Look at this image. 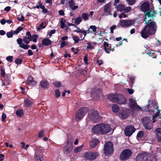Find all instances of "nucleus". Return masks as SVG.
Returning a JSON list of instances; mask_svg holds the SVG:
<instances>
[{"instance_id":"f257e3e1","label":"nucleus","mask_w":161,"mask_h":161,"mask_svg":"<svg viewBox=\"0 0 161 161\" xmlns=\"http://www.w3.org/2000/svg\"><path fill=\"white\" fill-rule=\"evenodd\" d=\"M157 29V26L155 22L148 23L141 31L140 34L143 38L147 39L150 36L155 34Z\"/></svg>"},{"instance_id":"f03ea898","label":"nucleus","mask_w":161,"mask_h":161,"mask_svg":"<svg viewBox=\"0 0 161 161\" xmlns=\"http://www.w3.org/2000/svg\"><path fill=\"white\" fill-rule=\"evenodd\" d=\"M111 128L109 124H99L94 126L92 131L93 133L104 134L109 133Z\"/></svg>"},{"instance_id":"7ed1b4c3","label":"nucleus","mask_w":161,"mask_h":161,"mask_svg":"<svg viewBox=\"0 0 161 161\" xmlns=\"http://www.w3.org/2000/svg\"><path fill=\"white\" fill-rule=\"evenodd\" d=\"M31 41V38L26 36L23 37V39L19 38L17 39V42L20 47L25 50H27L30 47V46L28 44Z\"/></svg>"},{"instance_id":"20e7f679","label":"nucleus","mask_w":161,"mask_h":161,"mask_svg":"<svg viewBox=\"0 0 161 161\" xmlns=\"http://www.w3.org/2000/svg\"><path fill=\"white\" fill-rule=\"evenodd\" d=\"M108 98L110 101L120 104H124L125 102V97L121 95L111 94L109 96Z\"/></svg>"},{"instance_id":"39448f33","label":"nucleus","mask_w":161,"mask_h":161,"mask_svg":"<svg viewBox=\"0 0 161 161\" xmlns=\"http://www.w3.org/2000/svg\"><path fill=\"white\" fill-rule=\"evenodd\" d=\"M114 151L113 144L111 142H106L104 146V153L106 155L112 154Z\"/></svg>"},{"instance_id":"423d86ee","label":"nucleus","mask_w":161,"mask_h":161,"mask_svg":"<svg viewBox=\"0 0 161 161\" xmlns=\"http://www.w3.org/2000/svg\"><path fill=\"white\" fill-rule=\"evenodd\" d=\"M87 112V108L86 107L80 108L76 113L75 116V119L79 121L83 119Z\"/></svg>"},{"instance_id":"0eeeda50","label":"nucleus","mask_w":161,"mask_h":161,"mask_svg":"<svg viewBox=\"0 0 161 161\" xmlns=\"http://www.w3.org/2000/svg\"><path fill=\"white\" fill-rule=\"evenodd\" d=\"M88 118L93 121H98L101 119L98 112L96 110L91 111L88 114Z\"/></svg>"},{"instance_id":"6e6552de","label":"nucleus","mask_w":161,"mask_h":161,"mask_svg":"<svg viewBox=\"0 0 161 161\" xmlns=\"http://www.w3.org/2000/svg\"><path fill=\"white\" fill-rule=\"evenodd\" d=\"M132 154L131 150L126 149L123 150L120 156V158L121 160H126L130 158Z\"/></svg>"},{"instance_id":"1a4fd4ad","label":"nucleus","mask_w":161,"mask_h":161,"mask_svg":"<svg viewBox=\"0 0 161 161\" xmlns=\"http://www.w3.org/2000/svg\"><path fill=\"white\" fill-rule=\"evenodd\" d=\"M98 156V153L89 152L85 154L84 157L86 160L92 161L95 159Z\"/></svg>"},{"instance_id":"9d476101","label":"nucleus","mask_w":161,"mask_h":161,"mask_svg":"<svg viewBox=\"0 0 161 161\" xmlns=\"http://www.w3.org/2000/svg\"><path fill=\"white\" fill-rule=\"evenodd\" d=\"M142 123L144 127L148 130H150L152 128L153 125L151 120L149 117H144L142 119Z\"/></svg>"},{"instance_id":"9b49d317","label":"nucleus","mask_w":161,"mask_h":161,"mask_svg":"<svg viewBox=\"0 0 161 161\" xmlns=\"http://www.w3.org/2000/svg\"><path fill=\"white\" fill-rule=\"evenodd\" d=\"M73 140L72 138H69L67 140V146L64 147V153L68 154L73 149Z\"/></svg>"},{"instance_id":"f8f14e48","label":"nucleus","mask_w":161,"mask_h":161,"mask_svg":"<svg viewBox=\"0 0 161 161\" xmlns=\"http://www.w3.org/2000/svg\"><path fill=\"white\" fill-rule=\"evenodd\" d=\"M134 23L132 20H120L119 24L123 28H126L132 25Z\"/></svg>"},{"instance_id":"ddd939ff","label":"nucleus","mask_w":161,"mask_h":161,"mask_svg":"<svg viewBox=\"0 0 161 161\" xmlns=\"http://www.w3.org/2000/svg\"><path fill=\"white\" fill-rule=\"evenodd\" d=\"M145 17L144 19V21L145 22V24L149 23L152 21V19H153L154 16V14L152 11H150L147 12L145 13Z\"/></svg>"},{"instance_id":"4468645a","label":"nucleus","mask_w":161,"mask_h":161,"mask_svg":"<svg viewBox=\"0 0 161 161\" xmlns=\"http://www.w3.org/2000/svg\"><path fill=\"white\" fill-rule=\"evenodd\" d=\"M129 114V110L124 108L120 111L119 114V116L121 119H126L128 116Z\"/></svg>"},{"instance_id":"2eb2a0df","label":"nucleus","mask_w":161,"mask_h":161,"mask_svg":"<svg viewBox=\"0 0 161 161\" xmlns=\"http://www.w3.org/2000/svg\"><path fill=\"white\" fill-rule=\"evenodd\" d=\"M129 105L131 108L142 111V108L137 104L136 101L132 98L130 99Z\"/></svg>"},{"instance_id":"dca6fc26","label":"nucleus","mask_w":161,"mask_h":161,"mask_svg":"<svg viewBox=\"0 0 161 161\" xmlns=\"http://www.w3.org/2000/svg\"><path fill=\"white\" fill-rule=\"evenodd\" d=\"M135 128L133 126L130 125L125 128V133L126 136H129L135 132Z\"/></svg>"},{"instance_id":"f3484780","label":"nucleus","mask_w":161,"mask_h":161,"mask_svg":"<svg viewBox=\"0 0 161 161\" xmlns=\"http://www.w3.org/2000/svg\"><path fill=\"white\" fill-rule=\"evenodd\" d=\"M23 28L22 27H18L15 31L12 30L10 32H7L6 35L8 38H11L13 37V34L17 35L23 30Z\"/></svg>"},{"instance_id":"a211bd4d","label":"nucleus","mask_w":161,"mask_h":161,"mask_svg":"<svg viewBox=\"0 0 161 161\" xmlns=\"http://www.w3.org/2000/svg\"><path fill=\"white\" fill-rule=\"evenodd\" d=\"M104 14L106 15H111L112 14L111 3H108L104 6Z\"/></svg>"},{"instance_id":"6ab92c4d","label":"nucleus","mask_w":161,"mask_h":161,"mask_svg":"<svg viewBox=\"0 0 161 161\" xmlns=\"http://www.w3.org/2000/svg\"><path fill=\"white\" fill-rule=\"evenodd\" d=\"M149 154L146 153H143L137 155L136 158V161H144L145 159L148 158Z\"/></svg>"},{"instance_id":"aec40b11","label":"nucleus","mask_w":161,"mask_h":161,"mask_svg":"<svg viewBox=\"0 0 161 161\" xmlns=\"http://www.w3.org/2000/svg\"><path fill=\"white\" fill-rule=\"evenodd\" d=\"M36 161H42V152L41 151L37 149L35 154Z\"/></svg>"},{"instance_id":"412c9836","label":"nucleus","mask_w":161,"mask_h":161,"mask_svg":"<svg viewBox=\"0 0 161 161\" xmlns=\"http://www.w3.org/2000/svg\"><path fill=\"white\" fill-rule=\"evenodd\" d=\"M141 8L142 10L145 13L148 11H151V10H149V3L147 2H144L141 6Z\"/></svg>"},{"instance_id":"4be33fe9","label":"nucleus","mask_w":161,"mask_h":161,"mask_svg":"<svg viewBox=\"0 0 161 161\" xmlns=\"http://www.w3.org/2000/svg\"><path fill=\"white\" fill-rule=\"evenodd\" d=\"M103 46L104 50L108 53H110V51H114V48L111 49V47L109 46L108 44L106 42H104Z\"/></svg>"},{"instance_id":"5701e85b","label":"nucleus","mask_w":161,"mask_h":161,"mask_svg":"<svg viewBox=\"0 0 161 161\" xmlns=\"http://www.w3.org/2000/svg\"><path fill=\"white\" fill-rule=\"evenodd\" d=\"M26 83L29 85H34L36 84V82L33 80L32 76H29L27 80Z\"/></svg>"},{"instance_id":"b1692460","label":"nucleus","mask_w":161,"mask_h":161,"mask_svg":"<svg viewBox=\"0 0 161 161\" xmlns=\"http://www.w3.org/2000/svg\"><path fill=\"white\" fill-rule=\"evenodd\" d=\"M69 7L73 10H76L78 8V6L77 5H75V4L73 0L70 1L69 2Z\"/></svg>"},{"instance_id":"393cba45","label":"nucleus","mask_w":161,"mask_h":161,"mask_svg":"<svg viewBox=\"0 0 161 161\" xmlns=\"http://www.w3.org/2000/svg\"><path fill=\"white\" fill-rule=\"evenodd\" d=\"M97 43L95 42H88L87 43V46L86 47V50H87L89 49H92L94 48V45H96Z\"/></svg>"},{"instance_id":"a878e982","label":"nucleus","mask_w":161,"mask_h":161,"mask_svg":"<svg viewBox=\"0 0 161 161\" xmlns=\"http://www.w3.org/2000/svg\"><path fill=\"white\" fill-rule=\"evenodd\" d=\"M158 140L159 142L161 141V129L157 128L155 130Z\"/></svg>"},{"instance_id":"bb28decb","label":"nucleus","mask_w":161,"mask_h":161,"mask_svg":"<svg viewBox=\"0 0 161 161\" xmlns=\"http://www.w3.org/2000/svg\"><path fill=\"white\" fill-rule=\"evenodd\" d=\"M42 44L44 46H48L51 44V41L48 38H45L42 41Z\"/></svg>"},{"instance_id":"cd10ccee","label":"nucleus","mask_w":161,"mask_h":161,"mask_svg":"<svg viewBox=\"0 0 161 161\" xmlns=\"http://www.w3.org/2000/svg\"><path fill=\"white\" fill-rule=\"evenodd\" d=\"M75 27L76 28V30H74V31L77 33H81L83 34L84 35V37L83 38V39H84V38L85 37L87 33L86 31L82 30L79 28L77 27L76 26Z\"/></svg>"},{"instance_id":"c85d7f7f","label":"nucleus","mask_w":161,"mask_h":161,"mask_svg":"<svg viewBox=\"0 0 161 161\" xmlns=\"http://www.w3.org/2000/svg\"><path fill=\"white\" fill-rule=\"evenodd\" d=\"M125 5L122 4H119L116 7L118 11L120 12L124 11Z\"/></svg>"},{"instance_id":"c756f323","label":"nucleus","mask_w":161,"mask_h":161,"mask_svg":"<svg viewBox=\"0 0 161 161\" xmlns=\"http://www.w3.org/2000/svg\"><path fill=\"white\" fill-rule=\"evenodd\" d=\"M17 116L19 117H22L24 115V112L22 109H19L16 112Z\"/></svg>"},{"instance_id":"7c9ffc66","label":"nucleus","mask_w":161,"mask_h":161,"mask_svg":"<svg viewBox=\"0 0 161 161\" xmlns=\"http://www.w3.org/2000/svg\"><path fill=\"white\" fill-rule=\"evenodd\" d=\"M99 141L97 140H94L90 143V146L92 148H94L97 144Z\"/></svg>"},{"instance_id":"2f4dec72","label":"nucleus","mask_w":161,"mask_h":161,"mask_svg":"<svg viewBox=\"0 0 161 161\" xmlns=\"http://www.w3.org/2000/svg\"><path fill=\"white\" fill-rule=\"evenodd\" d=\"M113 111L114 113H117L119 110V108L116 104H114L112 106Z\"/></svg>"},{"instance_id":"473e14b6","label":"nucleus","mask_w":161,"mask_h":161,"mask_svg":"<svg viewBox=\"0 0 161 161\" xmlns=\"http://www.w3.org/2000/svg\"><path fill=\"white\" fill-rule=\"evenodd\" d=\"M25 106L29 107L33 104V102L29 99H26L24 101Z\"/></svg>"},{"instance_id":"72a5a7b5","label":"nucleus","mask_w":161,"mask_h":161,"mask_svg":"<svg viewBox=\"0 0 161 161\" xmlns=\"http://www.w3.org/2000/svg\"><path fill=\"white\" fill-rule=\"evenodd\" d=\"M41 86L44 88H47L48 86V83L46 81L42 80L40 82Z\"/></svg>"},{"instance_id":"f704fd0d","label":"nucleus","mask_w":161,"mask_h":161,"mask_svg":"<svg viewBox=\"0 0 161 161\" xmlns=\"http://www.w3.org/2000/svg\"><path fill=\"white\" fill-rule=\"evenodd\" d=\"M82 21V18L80 16H79L77 17L75 20V23L76 25H78Z\"/></svg>"},{"instance_id":"c9c22d12","label":"nucleus","mask_w":161,"mask_h":161,"mask_svg":"<svg viewBox=\"0 0 161 161\" xmlns=\"http://www.w3.org/2000/svg\"><path fill=\"white\" fill-rule=\"evenodd\" d=\"M72 38L74 41V43H77L80 40H82L83 39V38L81 40L78 37L75 35H73L72 37Z\"/></svg>"},{"instance_id":"e433bc0d","label":"nucleus","mask_w":161,"mask_h":161,"mask_svg":"<svg viewBox=\"0 0 161 161\" xmlns=\"http://www.w3.org/2000/svg\"><path fill=\"white\" fill-rule=\"evenodd\" d=\"M81 17L84 20H86L88 19L89 15L86 13H83L81 14Z\"/></svg>"},{"instance_id":"4c0bfd02","label":"nucleus","mask_w":161,"mask_h":161,"mask_svg":"<svg viewBox=\"0 0 161 161\" xmlns=\"http://www.w3.org/2000/svg\"><path fill=\"white\" fill-rule=\"evenodd\" d=\"M38 37V36L36 35H33L31 36V41H33L34 42H36L37 41V38Z\"/></svg>"},{"instance_id":"58836bf2","label":"nucleus","mask_w":161,"mask_h":161,"mask_svg":"<svg viewBox=\"0 0 161 161\" xmlns=\"http://www.w3.org/2000/svg\"><path fill=\"white\" fill-rule=\"evenodd\" d=\"M90 28L92 30L93 32L94 33V34L96 35L97 33V28L95 25H91L90 26Z\"/></svg>"},{"instance_id":"ea45409f","label":"nucleus","mask_w":161,"mask_h":161,"mask_svg":"<svg viewBox=\"0 0 161 161\" xmlns=\"http://www.w3.org/2000/svg\"><path fill=\"white\" fill-rule=\"evenodd\" d=\"M82 146H81L80 147L75 148L74 152L75 153H77L81 151L82 148Z\"/></svg>"},{"instance_id":"a19ab883","label":"nucleus","mask_w":161,"mask_h":161,"mask_svg":"<svg viewBox=\"0 0 161 161\" xmlns=\"http://www.w3.org/2000/svg\"><path fill=\"white\" fill-rule=\"evenodd\" d=\"M126 1L130 5H132L134 4L136 2V0H126Z\"/></svg>"},{"instance_id":"79ce46f5","label":"nucleus","mask_w":161,"mask_h":161,"mask_svg":"<svg viewBox=\"0 0 161 161\" xmlns=\"http://www.w3.org/2000/svg\"><path fill=\"white\" fill-rule=\"evenodd\" d=\"M131 9V8L130 6H128L126 7H125V9L124 10V11L126 13H128L130 11Z\"/></svg>"},{"instance_id":"37998d69","label":"nucleus","mask_w":161,"mask_h":161,"mask_svg":"<svg viewBox=\"0 0 161 161\" xmlns=\"http://www.w3.org/2000/svg\"><path fill=\"white\" fill-rule=\"evenodd\" d=\"M44 131L43 130L40 131L38 133V137H42L44 135Z\"/></svg>"},{"instance_id":"c03bdc74","label":"nucleus","mask_w":161,"mask_h":161,"mask_svg":"<svg viewBox=\"0 0 161 161\" xmlns=\"http://www.w3.org/2000/svg\"><path fill=\"white\" fill-rule=\"evenodd\" d=\"M41 9H42V12L43 14H46L48 13V11L47 9L45 8V6L42 7Z\"/></svg>"},{"instance_id":"a18cd8bd","label":"nucleus","mask_w":161,"mask_h":161,"mask_svg":"<svg viewBox=\"0 0 161 161\" xmlns=\"http://www.w3.org/2000/svg\"><path fill=\"white\" fill-rule=\"evenodd\" d=\"M55 97H58L60 96V92L59 90H57L55 91Z\"/></svg>"},{"instance_id":"49530a36","label":"nucleus","mask_w":161,"mask_h":161,"mask_svg":"<svg viewBox=\"0 0 161 161\" xmlns=\"http://www.w3.org/2000/svg\"><path fill=\"white\" fill-rule=\"evenodd\" d=\"M17 20L19 21H23L24 20L25 17H24L23 15H22L21 16V18H20L19 17H18L17 18Z\"/></svg>"},{"instance_id":"de8ad7c7","label":"nucleus","mask_w":161,"mask_h":161,"mask_svg":"<svg viewBox=\"0 0 161 161\" xmlns=\"http://www.w3.org/2000/svg\"><path fill=\"white\" fill-rule=\"evenodd\" d=\"M144 135V133L142 131H140L137 134V136L138 137H141L143 136Z\"/></svg>"},{"instance_id":"09e8293b","label":"nucleus","mask_w":161,"mask_h":161,"mask_svg":"<svg viewBox=\"0 0 161 161\" xmlns=\"http://www.w3.org/2000/svg\"><path fill=\"white\" fill-rule=\"evenodd\" d=\"M13 56H9L6 58V59L8 61L11 62L13 61Z\"/></svg>"},{"instance_id":"8fccbe9b","label":"nucleus","mask_w":161,"mask_h":161,"mask_svg":"<svg viewBox=\"0 0 161 161\" xmlns=\"http://www.w3.org/2000/svg\"><path fill=\"white\" fill-rule=\"evenodd\" d=\"M160 110H158L156 114L153 116V119L157 118L160 114Z\"/></svg>"},{"instance_id":"3c124183","label":"nucleus","mask_w":161,"mask_h":161,"mask_svg":"<svg viewBox=\"0 0 161 161\" xmlns=\"http://www.w3.org/2000/svg\"><path fill=\"white\" fill-rule=\"evenodd\" d=\"M71 50L73 51L75 54H77L78 53V50L77 49H75L74 47H73L71 48Z\"/></svg>"},{"instance_id":"603ef678","label":"nucleus","mask_w":161,"mask_h":161,"mask_svg":"<svg viewBox=\"0 0 161 161\" xmlns=\"http://www.w3.org/2000/svg\"><path fill=\"white\" fill-rule=\"evenodd\" d=\"M22 59H17L15 60V62L17 64H20L22 63Z\"/></svg>"},{"instance_id":"864d4df0","label":"nucleus","mask_w":161,"mask_h":161,"mask_svg":"<svg viewBox=\"0 0 161 161\" xmlns=\"http://www.w3.org/2000/svg\"><path fill=\"white\" fill-rule=\"evenodd\" d=\"M119 18H122L123 17L125 18L126 17V15L124 13H122L121 14L119 15Z\"/></svg>"},{"instance_id":"5fc2aeb1","label":"nucleus","mask_w":161,"mask_h":161,"mask_svg":"<svg viewBox=\"0 0 161 161\" xmlns=\"http://www.w3.org/2000/svg\"><path fill=\"white\" fill-rule=\"evenodd\" d=\"M1 76L3 77H4L5 75V72L4 71V69H3V68H1Z\"/></svg>"},{"instance_id":"6e6d98bb","label":"nucleus","mask_w":161,"mask_h":161,"mask_svg":"<svg viewBox=\"0 0 161 161\" xmlns=\"http://www.w3.org/2000/svg\"><path fill=\"white\" fill-rule=\"evenodd\" d=\"M54 85L55 86L57 87H59L61 86V84L60 82H56L54 83Z\"/></svg>"},{"instance_id":"4d7b16f0","label":"nucleus","mask_w":161,"mask_h":161,"mask_svg":"<svg viewBox=\"0 0 161 161\" xmlns=\"http://www.w3.org/2000/svg\"><path fill=\"white\" fill-rule=\"evenodd\" d=\"M116 27V26L115 25H114L112 26L110 28V30L111 31L110 32L111 33H113L114 32V30L115 29V28Z\"/></svg>"},{"instance_id":"13d9d810","label":"nucleus","mask_w":161,"mask_h":161,"mask_svg":"<svg viewBox=\"0 0 161 161\" xmlns=\"http://www.w3.org/2000/svg\"><path fill=\"white\" fill-rule=\"evenodd\" d=\"M127 91L130 94H132L134 92V91L133 89H130L128 88L127 89Z\"/></svg>"},{"instance_id":"bf43d9fd","label":"nucleus","mask_w":161,"mask_h":161,"mask_svg":"<svg viewBox=\"0 0 161 161\" xmlns=\"http://www.w3.org/2000/svg\"><path fill=\"white\" fill-rule=\"evenodd\" d=\"M6 118V115L4 113H3L2 114V119L3 121H4L5 119Z\"/></svg>"},{"instance_id":"052dcab7","label":"nucleus","mask_w":161,"mask_h":161,"mask_svg":"<svg viewBox=\"0 0 161 161\" xmlns=\"http://www.w3.org/2000/svg\"><path fill=\"white\" fill-rule=\"evenodd\" d=\"M148 54L149 56H151L153 58H155L156 57V56L154 55V53L150 52L149 53H148Z\"/></svg>"},{"instance_id":"680f3d73","label":"nucleus","mask_w":161,"mask_h":161,"mask_svg":"<svg viewBox=\"0 0 161 161\" xmlns=\"http://www.w3.org/2000/svg\"><path fill=\"white\" fill-rule=\"evenodd\" d=\"M130 80L132 84L133 85L134 83V80H135V77H134L131 76L130 77Z\"/></svg>"},{"instance_id":"e2e57ef3","label":"nucleus","mask_w":161,"mask_h":161,"mask_svg":"<svg viewBox=\"0 0 161 161\" xmlns=\"http://www.w3.org/2000/svg\"><path fill=\"white\" fill-rule=\"evenodd\" d=\"M65 41H62L60 45V47L63 48L65 46Z\"/></svg>"},{"instance_id":"0e129e2a","label":"nucleus","mask_w":161,"mask_h":161,"mask_svg":"<svg viewBox=\"0 0 161 161\" xmlns=\"http://www.w3.org/2000/svg\"><path fill=\"white\" fill-rule=\"evenodd\" d=\"M26 37H28L30 38L31 37V36L30 32L29 31H27L26 33Z\"/></svg>"},{"instance_id":"69168bd1","label":"nucleus","mask_w":161,"mask_h":161,"mask_svg":"<svg viewBox=\"0 0 161 161\" xmlns=\"http://www.w3.org/2000/svg\"><path fill=\"white\" fill-rule=\"evenodd\" d=\"M28 54L29 56H31L33 54V53L31 50L29 49L28 51Z\"/></svg>"},{"instance_id":"338daca9","label":"nucleus","mask_w":161,"mask_h":161,"mask_svg":"<svg viewBox=\"0 0 161 161\" xmlns=\"http://www.w3.org/2000/svg\"><path fill=\"white\" fill-rule=\"evenodd\" d=\"M10 9H11L10 7L9 6H7L6 8H5L4 9V10L5 11L8 12L10 10Z\"/></svg>"},{"instance_id":"774afa93","label":"nucleus","mask_w":161,"mask_h":161,"mask_svg":"<svg viewBox=\"0 0 161 161\" xmlns=\"http://www.w3.org/2000/svg\"><path fill=\"white\" fill-rule=\"evenodd\" d=\"M56 30L54 29L51 31L49 35L51 36L52 34L55 33Z\"/></svg>"}]
</instances>
